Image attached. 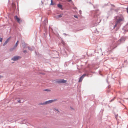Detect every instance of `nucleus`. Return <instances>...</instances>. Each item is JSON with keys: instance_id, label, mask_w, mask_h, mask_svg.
Listing matches in <instances>:
<instances>
[{"instance_id": "23", "label": "nucleus", "mask_w": 128, "mask_h": 128, "mask_svg": "<svg viewBox=\"0 0 128 128\" xmlns=\"http://www.w3.org/2000/svg\"><path fill=\"white\" fill-rule=\"evenodd\" d=\"M2 77V76H0V78H1Z\"/></svg>"}, {"instance_id": "22", "label": "nucleus", "mask_w": 128, "mask_h": 128, "mask_svg": "<svg viewBox=\"0 0 128 128\" xmlns=\"http://www.w3.org/2000/svg\"><path fill=\"white\" fill-rule=\"evenodd\" d=\"M114 98H113V99H112L111 100V101H112L113 100H114Z\"/></svg>"}, {"instance_id": "6", "label": "nucleus", "mask_w": 128, "mask_h": 128, "mask_svg": "<svg viewBox=\"0 0 128 128\" xmlns=\"http://www.w3.org/2000/svg\"><path fill=\"white\" fill-rule=\"evenodd\" d=\"M86 76V74H83L80 78L78 82H81L84 78Z\"/></svg>"}, {"instance_id": "21", "label": "nucleus", "mask_w": 128, "mask_h": 128, "mask_svg": "<svg viewBox=\"0 0 128 128\" xmlns=\"http://www.w3.org/2000/svg\"><path fill=\"white\" fill-rule=\"evenodd\" d=\"M23 52H24V53H26V52H26V50H24V51H23Z\"/></svg>"}, {"instance_id": "24", "label": "nucleus", "mask_w": 128, "mask_h": 128, "mask_svg": "<svg viewBox=\"0 0 128 128\" xmlns=\"http://www.w3.org/2000/svg\"><path fill=\"white\" fill-rule=\"evenodd\" d=\"M69 2H70L72 1V0H68Z\"/></svg>"}, {"instance_id": "20", "label": "nucleus", "mask_w": 128, "mask_h": 128, "mask_svg": "<svg viewBox=\"0 0 128 128\" xmlns=\"http://www.w3.org/2000/svg\"><path fill=\"white\" fill-rule=\"evenodd\" d=\"M74 17L75 18H78V16H76V15H74Z\"/></svg>"}, {"instance_id": "16", "label": "nucleus", "mask_w": 128, "mask_h": 128, "mask_svg": "<svg viewBox=\"0 0 128 128\" xmlns=\"http://www.w3.org/2000/svg\"><path fill=\"white\" fill-rule=\"evenodd\" d=\"M126 12L128 14V6L126 8Z\"/></svg>"}, {"instance_id": "1", "label": "nucleus", "mask_w": 128, "mask_h": 128, "mask_svg": "<svg viewBox=\"0 0 128 128\" xmlns=\"http://www.w3.org/2000/svg\"><path fill=\"white\" fill-rule=\"evenodd\" d=\"M115 18L116 20V21L115 25L114 26V28L116 27L118 24L119 23L123 21L124 20V18L123 16L121 15H119L118 16L115 17Z\"/></svg>"}, {"instance_id": "2", "label": "nucleus", "mask_w": 128, "mask_h": 128, "mask_svg": "<svg viewBox=\"0 0 128 128\" xmlns=\"http://www.w3.org/2000/svg\"><path fill=\"white\" fill-rule=\"evenodd\" d=\"M66 81L64 79L59 80H57L56 81V82L58 83H64L66 82Z\"/></svg>"}, {"instance_id": "15", "label": "nucleus", "mask_w": 128, "mask_h": 128, "mask_svg": "<svg viewBox=\"0 0 128 128\" xmlns=\"http://www.w3.org/2000/svg\"><path fill=\"white\" fill-rule=\"evenodd\" d=\"M54 110H56V111H57L58 112H59V111L58 110V109H56V108H54Z\"/></svg>"}, {"instance_id": "17", "label": "nucleus", "mask_w": 128, "mask_h": 128, "mask_svg": "<svg viewBox=\"0 0 128 128\" xmlns=\"http://www.w3.org/2000/svg\"><path fill=\"white\" fill-rule=\"evenodd\" d=\"M18 99V102L20 103V99L19 98Z\"/></svg>"}, {"instance_id": "18", "label": "nucleus", "mask_w": 128, "mask_h": 128, "mask_svg": "<svg viewBox=\"0 0 128 128\" xmlns=\"http://www.w3.org/2000/svg\"><path fill=\"white\" fill-rule=\"evenodd\" d=\"M2 38H0V42H2Z\"/></svg>"}, {"instance_id": "19", "label": "nucleus", "mask_w": 128, "mask_h": 128, "mask_svg": "<svg viewBox=\"0 0 128 128\" xmlns=\"http://www.w3.org/2000/svg\"><path fill=\"white\" fill-rule=\"evenodd\" d=\"M28 48L29 50H32V49L31 48H30V47H28Z\"/></svg>"}, {"instance_id": "14", "label": "nucleus", "mask_w": 128, "mask_h": 128, "mask_svg": "<svg viewBox=\"0 0 128 128\" xmlns=\"http://www.w3.org/2000/svg\"><path fill=\"white\" fill-rule=\"evenodd\" d=\"M39 105H45V104H44V102L43 103H40L39 104Z\"/></svg>"}, {"instance_id": "8", "label": "nucleus", "mask_w": 128, "mask_h": 128, "mask_svg": "<svg viewBox=\"0 0 128 128\" xmlns=\"http://www.w3.org/2000/svg\"><path fill=\"white\" fill-rule=\"evenodd\" d=\"M58 7L60 8H61L62 7V6L60 4H58Z\"/></svg>"}, {"instance_id": "7", "label": "nucleus", "mask_w": 128, "mask_h": 128, "mask_svg": "<svg viewBox=\"0 0 128 128\" xmlns=\"http://www.w3.org/2000/svg\"><path fill=\"white\" fill-rule=\"evenodd\" d=\"M18 42L19 41L18 40L16 43L15 46H14V49H15L16 47L17 46L18 44Z\"/></svg>"}, {"instance_id": "13", "label": "nucleus", "mask_w": 128, "mask_h": 128, "mask_svg": "<svg viewBox=\"0 0 128 128\" xmlns=\"http://www.w3.org/2000/svg\"><path fill=\"white\" fill-rule=\"evenodd\" d=\"M44 90L46 91H49V92H50V90L47 89Z\"/></svg>"}, {"instance_id": "9", "label": "nucleus", "mask_w": 128, "mask_h": 128, "mask_svg": "<svg viewBox=\"0 0 128 128\" xmlns=\"http://www.w3.org/2000/svg\"><path fill=\"white\" fill-rule=\"evenodd\" d=\"M10 38H11V37H9V38H8L6 40V41L7 42H9V41H10Z\"/></svg>"}, {"instance_id": "10", "label": "nucleus", "mask_w": 128, "mask_h": 128, "mask_svg": "<svg viewBox=\"0 0 128 128\" xmlns=\"http://www.w3.org/2000/svg\"><path fill=\"white\" fill-rule=\"evenodd\" d=\"M51 4H50L51 5H54V3H53L52 0H51Z\"/></svg>"}, {"instance_id": "4", "label": "nucleus", "mask_w": 128, "mask_h": 128, "mask_svg": "<svg viewBox=\"0 0 128 128\" xmlns=\"http://www.w3.org/2000/svg\"><path fill=\"white\" fill-rule=\"evenodd\" d=\"M20 56H16L12 58L11 59L12 60L15 61L20 59Z\"/></svg>"}, {"instance_id": "5", "label": "nucleus", "mask_w": 128, "mask_h": 128, "mask_svg": "<svg viewBox=\"0 0 128 128\" xmlns=\"http://www.w3.org/2000/svg\"><path fill=\"white\" fill-rule=\"evenodd\" d=\"M15 18L17 22L19 24L21 23L22 22V21L20 19V18H18L17 16H15Z\"/></svg>"}, {"instance_id": "3", "label": "nucleus", "mask_w": 128, "mask_h": 128, "mask_svg": "<svg viewBox=\"0 0 128 128\" xmlns=\"http://www.w3.org/2000/svg\"><path fill=\"white\" fill-rule=\"evenodd\" d=\"M56 100H53L47 101L44 102V104L45 105L49 104L52 102L54 101H55Z\"/></svg>"}, {"instance_id": "11", "label": "nucleus", "mask_w": 128, "mask_h": 128, "mask_svg": "<svg viewBox=\"0 0 128 128\" xmlns=\"http://www.w3.org/2000/svg\"><path fill=\"white\" fill-rule=\"evenodd\" d=\"M7 43L8 42H7L6 41L3 44V46H5L7 44Z\"/></svg>"}, {"instance_id": "12", "label": "nucleus", "mask_w": 128, "mask_h": 128, "mask_svg": "<svg viewBox=\"0 0 128 128\" xmlns=\"http://www.w3.org/2000/svg\"><path fill=\"white\" fill-rule=\"evenodd\" d=\"M62 14H59L58 16L59 18L61 17L62 16Z\"/></svg>"}]
</instances>
